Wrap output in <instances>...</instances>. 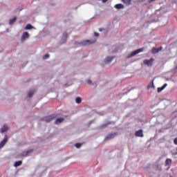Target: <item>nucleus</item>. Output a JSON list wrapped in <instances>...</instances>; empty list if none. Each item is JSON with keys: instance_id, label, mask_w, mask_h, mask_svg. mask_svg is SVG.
<instances>
[{"instance_id": "23", "label": "nucleus", "mask_w": 177, "mask_h": 177, "mask_svg": "<svg viewBox=\"0 0 177 177\" xmlns=\"http://www.w3.org/2000/svg\"><path fill=\"white\" fill-rule=\"evenodd\" d=\"M110 124H111V122H107L104 124H102L100 128H106V127H107L108 125H110Z\"/></svg>"}, {"instance_id": "7", "label": "nucleus", "mask_w": 177, "mask_h": 177, "mask_svg": "<svg viewBox=\"0 0 177 177\" xmlns=\"http://www.w3.org/2000/svg\"><path fill=\"white\" fill-rule=\"evenodd\" d=\"M7 142H8V136H6L3 140L1 141L0 143V149H2V147L4 146V145H6Z\"/></svg>"}, {"instance_id": "1", "label": "nucleus", "mask_w": 177, "mask_h": 177, "mask_svg": "<svg viewBox=\"0 0 177 177\" xmlns=\"http://www.w3.org/2000/svg\"><path fill=\"white\" fill-rule=\"evenodd\" d=\"M145 50V48H138L134 51H133L128 57V59L130 57H133V56H136V55L140 53V52H143Z\"/></svg>"}, {"instance_id": "12", "label": "nucleus", "mask_w": 177, "mask_h": 177, "mask_svg": "<svg viewBox=\"0 0 177 177\" xmlns=\"http://www.w3.org/2000/svg\"><path fill=\"white\" fill-rule=\"evenodd\" d=\"M8 129H9V128L8 127V125L5 124L3 126V127H1V133H3V132H6V131H8Z\"/></svg>"}, {"instance_id": "31", "label": "nucleus", "mask_w": 177, "mask_h": 177, "mask_svg": "<svg viewBox=\"0 0 177 177\" xmlns=\"http://www.w3.org/2000/svg\"><path fill=\"white\" fill-rule=\"evenodd\" d=\"M152 1H156V0H152Z\"/></svg>"}, {"instance_id": "3", "label": "nucleus", "mask_w": 177, "mask_h": 177, "mask_svg": "<svg viewBox=\"0 0 177 177\" xmlns=\"http://www.w3.org/2000/svg\"><path fill=\"white\" fill-rule=\"evenodd\" d=\"M55 118H56V115H50L44 117L43 118V121H46V122H50L51 121H53Z\"/></svg>"}, {"instance_id": "15", "label": "nucleus", "mask_w": 177, "mask_h": 177, "mask_svg": "<svg viewBox=\"0 0 177 177\" xmlns=\"http://www.w3.org/2000/svg\"><path fill=\"white\" fill-rule=\"evenodd\" d=\"M115 9H124V5L122 3L116 4L115 6Z\"/></svg>"}, {"instance_id": "2", "label": "nucleus", "mask_w": 177, "mask_h": 177, "mask_svg": "<svg viewBox=\"0 0 177 177\" xmlns=\"http://www.w3.org/2000/svg\"><path fill=\"white\" fill-rule=\"evenodd\" d=\"M96 42V39L95 40H84L83 41L80 42V44L82 46H86V45H92V44H95Z\"/></svg>"}, {"instance_id": "11", "label": "nucleus", "mask_w": 177, "mask_h": 177, "mask_svg": "<svg viewBox=\"0 0 177 177\" xmlns=\"http://www.w3.org/2000/svg\"><path fill=\"white\" fill-rule=\"evenodd\" d=\"M167 84H165L161 87L158 88V92L160 93V92H162L165 88H167Z\"/></svg>"}, {"instance_id": "30", "label": "nucleus", "mask_w": 177, "mask_h": 177, "mask_svg": "<svg viewBox=\"0 0 177 177\" xmlns=\"http://www.w3.org/2000/svg\"><path fill=\"white\" fill-rule=\"evenodd\" d=\"M107 1H109V0H102L103 3H106V2H107Z\"/></svg>"}, {"instance_id": "24", "label": "nucleus", "mask_w": 177, "mask_h": 177, "mask_svg": "<svg viewBox=\"0 0 177 177\" xmlns=\"http://www.w3.org/2000/svg\"><path fill=\"white\" fill-rule=\"evenodd\" d=\"M46 59H49V54H46L44 56H43L44 60H46Z\"/></svg>"}, {"instance_id": "21", "label": "nucleus", "mask_w": 177, "mask_h": 177, "mask_svg": "<svg viewBox=\"0 0 177 177\" xmlns=\"http://www.w3.org/2000/svg\"><path fill=\"white\" fill-rule=\"evenodd\" d=\"M32 28V24H27L26 28H25V30H31Z\"/></svg>"}, {"instance_id": "8", "label": "nucleus", "mask_w": 177, "mask_h": 177, "mask_svg": "<svg viewBox=\"0 0 177 177\" xmlns=\"http://www.w3.org/2000/svg\"><path fill=\"white\" fill-rule=\"evenodd\" d=\"M32 151H34L33 149H29L26 151H24L22 153V157H27L28 156V154H30V153H32Z\"/></svg>"}, {"instance_id": "20", "label": "nucleus", "mask_w": 177, "mask_h": 177, "mask_svg": "<svg viewBox=\"0 0 177 177\" xmlns=\"http://www.w3.org/2000/svg\"><path fill=\"white\" fill-rule=\"evenodd\" d=\"M81 102H82V100L81 99V97H76L75 102L77 104H80V103H81Z\"/></svg>"}, {"instance_id": "19", "label": "nucleus", "mask_w": 177, "mask_h": 177, "mask_svg": "<svg viewBox=\"0 0 177 177\" xmlns=\"http://www.w3.org/2000/svg\"><path fill=\"white\" fill-rule=\"evenodd\" d=\"M171 163H172V160H171L169 158H167L165 160V165H169V164H171Z\"/></svg>"}, {"instance_id": "25", "label": "nucleus", "mask_w": 177, "mask_h": 177, "mask_svg": "<svg viewBox=\"0 0 177 177\" xmlns=\"http://www.w3.org/2000/svg\"><path fill=\"white\" fill-rule=\"evenodd\" d=\"M75 146L77 149H80L82 145L81 143H76Z\"/></svg>"}, {"instance_id": "17", "label": "nucleus", "mask_w": 177, "mask_h": 177, "mask_svg": "<svg viewBox=\"0 0 177 177\" xmlns=\"http://www.w3.org/2000/svg\"><path fill=\"white\" fill-rule=\"evenodd\" d=\"M21 164H23V162H21V160H19L15 162L14 166L15 167H20V165H21Z\"/></svg>"}, {"instance_id": "29", "label": "nucleus", "mask_w": 177, "mask_h": 177, "mask_svg": "<svg viewBox=\"0 0 177 177\" xmlns=\"http://www.w3.org/2000/svg\"><path fill=\"white\" fill-rule=\"evenodd\" d=\"M87 84H92V81H91L90 80H87Z\"/></svg>"}, {"instance_id": "10", "label": "nucleus", "mask_w": 177, "mask_h": 177, "mask_svg": "<svg viewBox=\"0 0 177 177\" xmlns=\"http://www.w3.org/2000/svg\"><path fill=\"white\" fill-rule=\"evenodd\" d=\"M113 59H114V57H107L104 59V63H111V62H113Z\"/></svg>"}, {"instance_id": "26", "label": "nucleus", "mask_w": 177, "mask_h": 177, "mask_svg": "<svg viewBox=\"0 0 177 177\" xmlns=\"http://www.w3.org/2000/svg\"><path fill=\"white\" fill-rule=\"evenodd\" d=\"M63 38H64V39H67V33L63 34Z\"/></svg>"}, {"instance_id": "9", "label": "nucleus", "mask_w": 177, "mask_h": 177, "mask_svg": "<svg viewBox=\"0 0 177 177\" xmlns=\"http://www.w3.org/2000/svg\"><path fill=\"white\" fill-rule=\"evenodd\" d=\"M28 37H30V34H28V32H24L21 36V39H26V38H28Z\"/></svg>"}, {"instance_id": "14", "label": "nucleus", "mask_w": 177, "mask_h": 177, "mask_svg": "<svg viewBox=\"0 0 177 177\" xmlns=\"http://www.w3.org/2000/svg\"><path fill=\"white\" fill-rule=\"evenodd\" d=\"M64 121V118H59L56 120L55 124L57 125L59 124H62V122H63Z\"/></svg>"}, {"instance_id": "13", "label": "nucleus", "mask_w": 177, "mask_h": 177, "mask_svg": "<svg viewBox=\"0 0 177 177\" xmlns=\"http://www.w3.org/2000/svg\"><path fill=\"white\" fill-rule=\"evenodd\" d=\"M122 2L124 3V5L129 6V5H131V2H132V0H122Z\"/></svg>"}, {"instance_id": "22", "label": "nucleus", "mask_w": 177, "mask_h": 177, "mask_svg": "<svg viewBox=\"0 0 177 177\" xmlns=\"http://www.w3.org/2000/svg\"><path fill=\"white\" fill-rule=\"evenodd\" d=\"M17 20V18L16 17H14L13 19H10L9 21V24L12 25V24H15V21H16Z\"/></svg>"}, {"instance_id": "4", "label": "nucleus", "mask_w": 177, "mask_h": 177, "mask_svg": "<svg viewBox=\"0 0 177 177\" xmlns=\"http://www.w3.org/2000/svg\"><path fill=\"white\" fill-rule=\"evenodd\" d=\"M153 62H154V59L151 58L150 59H145L143 63L146 66H148V67H151L153 66Z\"/></svg>"}, {"instance_id": "6", "label": "nucleus", "mask_w": 177, "mask_h": 177, "mask_svg": "<svg viewBox=\"0 0 177 177\" xmlns=\"http://www.w3.org/2000/svg\"><path fill=\"white\" fill-rule=\"evenodd\" d=\"M135 136H137V138H143V130L140 129L136 131Z\"/></svg>"}, {"instance_id": "27", "label": "nucleus", "mask_w": 177, "mask_h": 177, "mask_svg": "<svg viewBox=\"0 0 177 177\" xmlns=\"http://www.w3.org/2000/svg\"><path fill=\"white\" fill-rule=\"evenodd\" d=\"M174 145H177V138L174 140Z\"/></svg>"}, {"instance_id": "28", "label": "nucleus", "mask_w": 177, "mask_h": 177, "mask_svg": "<svg viewBox=\"0 0 177 177\" xmlns=\"http://www.w3.org/2000/svg\"><path fill=\"white\" fill-rule=\"evenodd\" d=\"M94 35H95V37H99V33H97V32H94Z\"/></svg>"}, {"instance_id": "18", "label": "nucleus", "mask_w": 177, "mask_h": 177, "mask_svg": "<svg viewBox=\"0 0 177 177\" xmlns=\"http://www.w3.org/2000/svg\"><path fill=\"white\" fill-rule=\"evenodd\" d=\"M35 92V91L34 90L30 91L28 93V97H31L32 96V95H34Z\"/></svg>"}, {"instance_id": "5", "label": "nucleus", "mask_w": 177, "mask_h": 177, "mask_svg": "<svg viewBox=\"0 0 177 177\" xmlns=\"http://www.w3.org/2000/svg\"><path fill=\"white\" fill-rule=\"evenodd\" d=\"M160 50H162V46H160L158 48L153 47L151 49V53H153V55H156V53H158V52H160Z\"/></svg>"}, {"instance_id": "16", "label": "nucleus", "mask_w": 177, "mask_h": 177, "mask_svg": "<svg viewBox=\"0 0 177 177\" xmlns=\"http://www.w3.org/2000/svg\"><path fill=\"white\" fill-rule=\"evenodd\" d=\"M114 136H117V133L109 134V136L106 137V139H113Z\"/></svg>"}]
</instances>
